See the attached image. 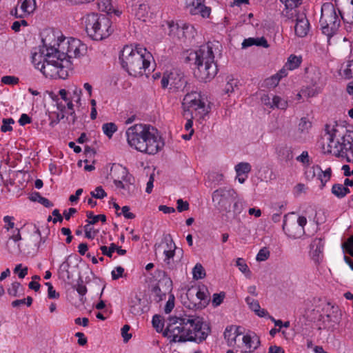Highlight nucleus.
<instances>
[{
  "label": "nucleus",
  "instance_id": "obj_1",
  "mask_svg": "<svg viewBox=\"0 0 353 353\" xmlns=\"http://www.w3.org/2000/svg\"><path fill=\"white\" fill-rule=\"evenodd\" d=\"M42 38L43 49L32 54V62L46 77L65 79L71 68L70 59L82 56L86 46L79 39L70 38L59 43L50 31Z\"/></svg>",
  "mask_w": 353,
  "mask_h": 353
},
{
  "label": "nucleus",
  "instance_id": "obj_2",
  "mask_svg": "<svg viewBox=\"0 0 353 353\" xmlns=\"http://www.w3.org/2000/svg\"><path fill=\"white\" fill-rule=\"evenodd\" d=\"M210 327L204 323L199 317L186 319L170 316L168 318L167 327L163 332L164 336L172 334V342L183 343L186 341L201 343L210 333Z\"/></svg>",
  "mask_w": 353,
  "mask_h": 353
},
{
  "label": "nucleus",
  "instance_id": "obj_3",
  "mask_svg": "<svg viewBox=\"0 0 353 353\" xmlns=\"http://www.w3.org/2000/svg\"><path fill=\"white\" fill-rule=\"evenodd\" d=\"M152 54L145 48L126 46L119 55L122 68L134 77L142 76L150 64Z\"/></svg>",
  "mask_w": 353,
  "mask_h": 353
},
{
  "label": "nucleus",
  "instance_id": "obj_4",
  "mask_svg": "<svg viewBox=\"0 0 353 353\" xmlns=\"http://www.w3.org/2000/svg\"><path fill=\"white\" fill-rule=\"evenodd\" d=\"M182 107L184 117L190 115L192 118H205L208 115L209 107L205 105L200 93L196 92L188 93L184 97Z\"/></svg>",
  "mask_w": 353,
  "mask_h": 353
},
{
  "label": "nucleus",
  "instance_id": "obj_5",
  "mask_svg": "<svg viewBox=\"0 0 353 353\" xmlns=\"http://www.w3.org/2000/svg\"><path fill=\"white\" fill-rule=\"evenodd\" d=\"M339 15V12L337 13L332 3L323 4L319 22L323 33L327 37L332 36L339 28L341 18Z\"/></svg>",
  "mask_w": 353,
  "mask_h": 353
},
{
  "label": "nucleus",
  "instance_id": "obj_6",
  "mask_svg": "<svg viewBox=\"0 0 353 353\" xmlns=\"http://www.w3.org/2000/svg\"><path fill=\"white\" fill-rule=\"evenodd\" d=\"M168 24V34L174 41H185L187 39H193L196 34V30L193 26L180 21H169Z\"/></svg>",
  "mask_w": 353,
  "mask_h": 353
},
{
  "label": "nucleus",
  "instance_id": "obj_7",
  "mask_svg": "<svg viewBox=\"0 0 353 353\" xmlns=\"http://www.w3.org/2000/svg\"><path fill=\"white\" fill-rule=\"evenodd\" d=\"M236 197L237 193L230 188H220L212 193V201L219 211L230 212L231 203Z\"/></svg>",
  "mask_w": 353,
  "mask_h": 353
},
{
  "label": "nucleus",
  "instance_id": "obj_8",
  "mask_svg": "<svg viewBox=\"0 0 353 353\" xmlns=\"http://www.w3.org/2000/svg\"><path fill=\"white\" fill-rule=\"evenodd\" d=\"M191 61H193L194 65L200 63L207 65L215 62L212 48L209 45H203L199 50L190 52L185 57V62Z\"/></svg>",
  "mask_w": 353,
  "mask_h": 353
},
{
  "label": "nucleus",
  "instance_id": "obj_9",
  "mask_svg": "<svg viewBox=\"0 0 353 353\" xmlns=\"http://www.w3.org/2000/svg\"><path fill=\"white\" fill-rule=\"evenodd\" d=\"M205 290L207 291V289H205L204 286L203 288H200L199 287H192L189 288L186 293L188 299H193L195 295L199 302L194 303L190 301L189 303H185V305L192 310L202 309L203 307H205L210 301Z\"/></svg>",
  "mask_w": 353,
  "mask_h": 353
},
{
  "label": "nucleus",
  "instance_id": "obj_10",
  "mask_svg": "<svg viewBox=\"0 0 353 353\" xmlns=\"http://www.w3.org/2000/svg\"><path fill=\"white\" fill-rule=\"evenodd\" d=\"M148 135L154 134H126L127 141L130 147L141 152L152 154L154 151V147L150 146V148L145 142V137Z\"/></svg>",
  "mask_w": 353,
  "mask_h": 353
},
{
  "label": "nucleus",
  "instance_id": "obj_11",
  "mask_svg": "<svg viewBox=\"0 0 353 353\" xmlns=\"http://www.w3.org/2000/svg\"><path fill=\"white\" fill-rule=\"evenodd\" d=\"M194 76L201 81L208 82L216 76L218 72L217 65L215 62L203 65L196 64Z\"/></svg>",
  "mask_w": 353,
  "mask_h": 353
},
{
  "label": "nucleus",
  "instance_id": "obj_12",
  "mask_svg": "<svg viewBox=\"0 0 353 353\" xmlns=\"http://www.w3.org/2000/svg\"><path fill=\"white\" fill-rule=\"evenodd\" d=\"M101 14L95 13H90L87 14L84 18V23L85 31L88 35L93 40L95 39L96 37H98L100 29L98 23H100Z\"/></svg>",
  "mask_w": 353,
  "mask_h": 353
},
{
  "label": "nucleus",
  "instance_id": "obj_13",
  "mask_svg": "<svg viewBox=\"0 0 353 353\" xmlns=\"http://www.w3.org/2000/svg\"><path fill=\"white\" fill-rule=\"evenodd\" d=\"M170 79L171 80L170 89L181 91H188V80L184 74L179 70L174 69L170 72Z\"/></svg>",
  "mask_w": 353,
  "mask_h": 353
},
{
  "label": "nucleus",
  "instance_id": "obj_14",
  "mask_svg": "<svg viewBox=\"0 0 353 353\" xmlns=\"http://www.w3.org/2000/svg\"><path fill=\"white\" fill-rule=\"evenodd\" d=\"M205 0H192L186 8L192 15L200 14L203 18L210 17L211 8L204 5Z\"/></svg>",
  "mask_w": 353,
  "mask_h": 353
},
{
  "label": "nucleus",
  "instance_id": "obj_15",
  "mask_svg": "<svg viewBox=\"0 0 353 353\" xmlns=\"http://www.w3.org/2000/svg\"><path fill=\"white\" fill-rule=\"evenodd\" d=\"M294 31L296 35L299 37H305L310 30V23L304 12L298 15L295 19Z\"/></svg>",
  "mask_w": 353,
  "mask_h": 353
},
{
  "label": "nucleus",
  "instance_id": "obj_16",
  "mask_svg": "<svg viewBox=\"0 0 353 353\" xmlns=\"http://www.w3.org/2000/svg\"><path fill=\"white\" fill-rule=\"evenodd\" d=\"M100 27L98 37H95V41H101L108 37L113 32L112 23L105 15L101 14L100 23H98Z\"/></svg>",
  "mask_w": 353,
  "mask_h": 353
},
{
  "label": "nucleus",
  "instance_id": "obj_17",
  "mask_svg": "<svg viewBox=\"0 0 353 353\" xmlns=\"http://www.w3.org/2000/svg\"><path fill=\"white\" fill-rule=\"evenodd\" d=\"M324 239L315 238L310 244V252L312 259L319 263L323 256Z\"/></svg>",
  "mask_w": 353,
  "mask_h": 353
},
{
  "label": "nucleus",
  "instance_id": "obj_18",
  "mask_svg": "<svg viewBox=\"0 0 353 353\" xmlns=\"http://www.w3.org/2000/svg\"><path fill=\"white\" fill-rule=\"evenodd\" d=\"M338 157H343L350 152L353 157V137L352 134H345L341 137V149L337 150Z\"/></svg>",
  "mask_w": 353,
  "mask_h": 353
},
{
  "label": "nucleus",
  "instance_id": "obj_19",
  "mask_svg": "<svg viewBox=\"0 0 353 353\" xmlns=\"http://www.w3.org/2000/svg\"><path fill=\"white\" fill-rule=\"evenodd\" d=\"M97 4L99 10L105 12L108 14L114 13L117 16H119L121 14L120 10L114 8L110 0H97Z\"/></svg>",
  "mask_w": 353,
  "mask_h": 353
},
{
  "label": "nucleus",
  "instance_id": "obj_20",
  "mask_svg": "<svg viewBox=\"0 0 353 353\" xmlns=\"http://www.w3.org/2000/svg\"><path fill=\"white\" fill-rule=\"evenodd\" d=\"M245 302L249 305V307L259 316L265 317L268 314V312L266 310L261 308L259 303L257 300H254L250 297H247L245 299Z\"/></svg>",
  "mask_w": 353,
  "mask_h": 353
},
{
  "label": "nucleus",
  "instance_id": "obj_21",
  "mask_svg": "<svg viewBox=\"0 0 353 353\" xmlns=\"http://www.w3.org/2000/svg\"><path fill=\"white\" fill-rule=\"evenodd\" d=\"M243 342L246 345L250 352L256 350L260 345V339L255 334L252 336L246 334L243 336Z\"/></svg>",
  "mask_w": 353,
  "mask_h": 353
},
{
  "label": "nucleus",
  "instance_id": "obj_22",
  "mask_svg": "<svg viewBox=\"0 0 353 353\" xmlns=\"http://www.w3.org/2000/svg\"><path fill=\"white\" fill-rule=\"evenodd\" d=\"M158 276H162L157 283V284L161 287L164 291L168 292H171L172 287V281L170 277H168L164 271L159 270Z\"/></svg>",
  "mask_w": 353,
  "mask_h": 353
},
{
  "label": "nucleus",
  "instance_id": "obj_23",
  "mask_svg": "<svg viewBox=\"0 0 353 353\" xmlns=\"http://www.w3.org/2000/svg\"><path fill=\"white\" fill-rule=\"evenodd\" d=\"M316 168L317 171L318 179H319L321 183V188H323L331 178L332 169L331 168H328L325 171H323L319 165H316Z\"/></svg>",
  "mask_w": 353,
  "mask_h": 353
},
{
  "label": "nucleus",
  "instance_id": "obj_24",
  "mask_svg": "<svg viewBox=\"0 0 353 353\" xmlns=\"http://www.w3.org/2000/svg\"><path fill=\"white\" fill-rule=\"evenodd\" d=\"M325 132H352L351 130L347 129L344 125L339 124L336 121L326 123L324 128Z\"/></svg>",
  "mask_w": 353,
  "mask_h": 353
},
{
  "label": "nucleus",
  "instance_id": "obj_25",
  "mask_svg": "<svg viewBox=\"0 0 353 353\" xmlns=\"http://www.w3.org/2000/svg\"><path fill=\"white\" fill-rule=\"evenodd\" d=\"M130 311L134 315H139L143 312L141 308V299L135 295L134 298H132L129 302Z\"/></svg>",
  "mask_w": 353,
  "mask_h": 353
},
{
  "label": "nucleus",
  "instance_id": "obj_26",
  "mask_svg": "<svg viewBox=\"0 0 353 353\" xmlns=\"http://www.w3.org/2000/svg\"><path fill=\"white\" fill-rule=\"evenodd\" d=\"M159 134H154V135H148L145 137L147 145L150 148V146L154 147V152L151 154H154L157 153L161 148V147L163 145V143H161L159 140H158Z\"/></svg>",
  "mask_w": 353,
  "mask_h": 353
},
{
  "label": "nucleus",
  "instance_id": "obj_27",
  "mask_svg": "<svg viewBox=\"0 0 353 353\" xmlns=\"http://www.w3.org/2000/svg\"><path fill=\"white\" fill-rule=\"evenodd\" d=\"M150 130L158 132L157 128L150 124L139 123L130 127L126 132H150Z\"/></svg>",
  "mask_w": 353,
  "mask_h": 353
},
{
  "label": "nucleus",
  "instance_id": "obj_28",
  "mask_svg": "<svg viewBox=\"0 0 353 353\" xmlns=\"http://www.w3.org/2000/svg\"><path fill=\"white\" fill-rule=\"evenodd\" d=\"M20 11L26 16L32 13L36 8L35 0H21Z\"/></svg>",
  "mask_w": 353,
  "mask_h": 353
},
{
  "label": "nucleus",
  "instance_id": "obj_29",
  "mask_svg": "<svg viewBox=\"0 0 353 353\" xmlns=\"http://www.w3.org/2000/svg\"><path fill=\"white\" fill-rule=\"evenodd\" d=\"M29 199L30 201L34 202H38L46 208H50L53 206V203L50 201L48 199L43 197L39 192H32Z\"/></svg>",
  "mask_w": 353,
  "mask_h": 353
},
{
  "label": "nucleus",
  "instance_id": "obj_30",
  "mask_svg": "<svg viewBox=\"0 0 353 353\" xmlns=\"http://www.w3.org/2000/svg\"><path fill=\"white\" fill-rule=\"evenodd\" d=\"M332 193L338 198H343L350 193V190L343 184L337 183L332 185Z\"/></svg>",
  "mask_w": 353,
  "mask_h": 353
},
{
  "label": "nucleus",
  "instance_id": "obj_31",
  "mask_svg": "<svg viewBox=\"0 0 353 353\" xmlns=\"http://www.w3.org/2000/svg\"><path fill=\"white\" fill-rule=\"evenodd\" d=\"M228 81L225 85L223 91L226 94L234 92L239 90V81L237 79H234L230 77H228Z\"/></svg>",
  "mask_w": 353,
  "mask_h": 353
},
{
  "label": "nucleus",
  "instance_id": "obj_32",
  "mask_svg": "<svg viewBox=\"0 0 353 353\" xmlns=\"http://www.w3.org/2000/svg\"><path fill=\"white\" fill-rule=\"evenodd\" d=\"M16 231L17 234H13L10 238L9 240H12L11 243L14 244V248L10 250V252L12 254L17 253L19 254L21 252V248L19 244H17V243L21 239V234L19 229L17 228Z\"/></svg>",
  "mask_w": 353,
  "mask_h": 353
},
{
  "label": "nucleus",
  "instance_id": "obj_33",
  "mask_svg": "<svg viewBox=\"0 0 353 353\" xmlns=\"http://www.w3.org/2000/svg\"><path fill=\"white\" fill-rule=\"evenodd\" d=\"M301 57L291 54L288 59V61L285 63V67H287L288 69L290 70H294L299 67L300 64L301 63Z\"/></svg>",
  "mask_w": 353,
  "mask_h": 353
},
{
  "label": "nucleus",
  "instance_id": "obj_34",
  "mask_svg": "<svg viewBox=\"0 0 353 353\" xmlns=\"http://www.w3.org/2000/svg\"><path fill=\"white\" fill-rule=\"evenodd\" d=\"M233 330H237L236 325H230L226 327L225 332L223 333L224 339L227 340L228 345L232 346L236 343V339L234 336L232 334Z\"/></svg>",
  "mask_w": 353,
  "mask_h": 353
},
{
  "label": "nucleus",
  "instance_id": "obj_35",
  "mask_svg": "<svg viewBox=\"0 0 353 353\" xmlns=\"http://www.w3.org/2000/svg\"><path fill=\"white\" fill-rule=\"evenodd\" d=\"M7 291L9 295L14 297L19 296L21 294H23V288L21 283L17 281L13 282Z\"/></svg>",
  "mask_w": 353,
  "mask_h": 353
},
{
  "label": "nucleus",
  "instance_id": "obj_36",
  "mask_svg": "<svg viewBox=\"0 0 353 353\" xmlns=\"http://www.w3.org/2000/svg\"><path fill=\"white\" fill-rule=\"evenodd\" d=\"M73 288L75 289L77 293L80 296V301L82 303H84V296L87 293V288L85 285H83V280L81 277H79L77 280V283L76 285L73 286Z\"/></svg>",
  "mask_w": 353,
  "mask_h": 353
},
{
  "label": "nucleus",
  "instance_id": "obj_37",
  "mask_svg": "<svg viewBox=\"0 0 353 353\" xmlns=\"http://www.w3.org/2000/svg\"><path fill=\"white\" fill-rule=\"evenodd\" d=\"M288 107V102L279 96H274L272 99L271 108H277L281 110H285Z\"/></svg>",
  "mask_w": 353,
  "mask_h": 353
},
{
  "label": "nucleus",
  "instance_id": "obj_38",
  "mask_svg": "<svg viewBox=\"0 0 353 353\" xmlns=\"http://www.w3.org/2000/svg\"><path fill=\"white\" fill-rule=\"evenodd\" d=\"M235 171L238 176L243 174H248L251 171V165L247 162H241L236 165Z\"/></svg>",
  "mask_w": 353,
  "mask_h": 353
},
{
  "label": "nucleus",
  "instance_id": "obj_39",
  "mask_svg": "<svg viewBox=\"0 0 353 353\" xmlns=\"http://www.w3.org/2000/svg\"><path fill=\"white\" fill-rule=\"evenodd\" d=\"M152 292L154 294V299L156 302H160L161 301H162L166 296V294L168 292L166 291H164V290H163L161 288V286H159L158 284H157L153 288H152Z\"/></svg>",
  "mask_w": 353,
  "mask_h": 353
},
{
  "label": "nucleus",
  "instance_id": "obj_40",
  "mask_svg": "<svg viewBox=\"0 0 353 353\" xmlns=\"http://www.w3.org/2000/svg\"><path fill=\"white\" fill-rule=\"evenodd\" d=\"M278 154L285 161L291 160L293 158L292 148L287 145L281 147L278 150Z\"/></svg>",
  "mask_w": 353,
  "mask_h": 353
},
{
  "label": "nucleus",
  "instance_id": "obj_41",
  "mask_svg": "<svg viewBox=\"0 0 353 353\" xmlns=\"http://www.w3.org/2000/svg\"><path fill=\"white\" fill-rule=\"evenodd\" d=\"M194 279L199 280L205 276V271L201 263H196L192 270Z\"/></svg>",
  "mask_w": 353,
  "mask_h": 353
},
{
  "label": "nucleus",
  "instance_id": "obj_42",
  "mask_svg": "<svg viewBox=\"0 0 353 353\" xmlns=\"http://www.w3.org/2000/svg\"><path fill=\"white\" fill-rule=\"evenodd\" d=\"M152 326L155 328L157 332L163 331L164 327V321L161 315L155 314L152 321Z\"/></svg>",
  "mask_w": 353,
  "mask_h": 353
},
{
  "label": "nucleus",
  "instance_id": "obj_43",
  "mask_svg": "<svg viewBox=\"0 0 353 353\" xmlns=\"http://www.w3.org/2000/svg\"><path fill=\"white\" fill-rule=\"evenodd\" d=\"M86 215L89 219H91L87 221L89 224L94 225L99 221H101L102 223L106 221V216L104 214L94 215L92 212H87Z\"/></svg>",
  "mask_w": 353,
  "mask_h": 353
},
{
  "label": "nucleus",
  "instance_id": "obj_44",
  "mask_svg": "<svg viewBox=\"0 0 353 353\" xmlns=\"http://www.w3.org/2000/svg\"><path fill=\"white\" fill-rule=\"evenodd\" d=\"M236 265L239 268V270L245 274V276L248 278L251 276V272L245 263L244 260L242 258H238L236 261Z\"/></svg>",
  "mask_w": 353,
  "mask_h": 353
},
{
  "label": "nucleus",
  "instance_id": "obj_45",
  "mask_svg": "<svg viewBox=\"0 0 353 353\" xmlns=\"http://www.w3.org/2000/svg\"><path fill=\"white\" fill-rule=\"evenodd\" d=\"M325 135H327V139L329 141L328 147L330 148H339L341 149V138L340 139H335L336 134H325Z\"/></svg>",
  "mask_w": 353,
  "mask_h": 353
},
{
  "label": "nucleus",
  "instance_id": "obj_46",
  "mask_svg": "<svg viewBox=\"0 0 353 353\" xmlns=\"http://www.w3.org/2000/svg\"><path fill=\"white\" fill-rule=\"evenodd\" d=\"M307 78L313 87L317 86L321 80V72L319 70H314L313 72L307 76Z\"/></svg>",
  "mask_w": 353,
  "mask_h": 353
},
{
  "label": "nucleus",
  "instance_id": "obj_47",
  "mask_svg": "<svg viewBox=\"0 0 353 353\" xmlns=\"http://www.w3.org/2000/svg\"><path fill=\"white\" fill-rule=\"evenodd\" d=\"M14 123V120L12 118L3 119L1 130L3 132L12 131L13 130L12 125Z\"/></svg>",
  "mask_w": 353,
  "mask_h": 353
},
{
  "label": "nucleus",
  "instance_id": "obj_48",
  "mask_svg": "<svg viewBox=\"0 0 353 353\" xmlns=\"http://www.w3.org/2000/svg\"><path fill=\"white\" fill-rule=\"evenodd\" d=\"M297 223H298L299 226L301 227V228H299V231L297 234H292V236L294 238H297L299 236H301L302 234H303L305 233L303 227L307 223V219L303 216H300L297 219ZM290 235H291V234Z\"/></svg>",
  "mask_w": 353,
  "mask_h": 353
},
{
  "label": "nucleus",
  "instance_id": "obj_49",
  "mask_svg": "<svg viewBox=\"0 0 353 353\" xmlns=\"http://www.w3.org/2000/svg\"><path fill=\"white\" fill-rule=\"evenodd\" d=\"M70 263L66 261L63 262L59 268V274L62 276H66L68 279H70L69 272Z\"/></svg>",
  "mask_w": 353,
  "mask_h": 353
},
{
  "label": "nucleus",
  "instance_id": "obj_50",
  "mask_svg": "<svg viewBox=\"0 0 353 353\" xmlns=\"http://www.w3.org/2000/svg\"><path fill=\"white\" fill-rule=\"evenodd\" d=\"M321 92V88L318 86L315 87H307L305 89L302 90L303 94L307 97H313L318 94Z\"/></svg>",
  "mask_w": 353,
  "mask_h": 353
},
{
  "label": "nucleus",
  "instance_id": "obj_51",
  "mask_svg": "<svg viewBox=\"0 0 353 353\" xmlns=\"http://www.w3.org/2000/svg\"><path fill=\"white\" fill-rule=\"evenodd\" d=\"M116 249H117V245L114 243H111L109 248H108L105 245H102L100 248V250H101L102 254L103 255L108 256L109 258L112 257V254L116 250Z\"/></svg>",
  "mask_w": 353,
  "mask_h": 353
},
{
  "label": "nucleus",
  "instance_id": "obj_52",
  "mask_svg": "<svg viewBox=\"0 0 353 353\" xmlns=\"http://www.w3.org/2000/svg\"><path fill=\"white\" fill-rule=\"evenodd\" d=\"M339 14L340 15L341 19H342L345 24H353V14L348 12H341V11L338 10Z\"/></svg>",
  "mask_w": 353,
  "mask_h": 353
},
{
  "label": "nucleus",
  "instance_id": "obj_53",
  "mask_svg": "<svg viewBox=\"0 0 353 353\" xmlns=\"http://www.w3.org/2000/svg\"><path fill=\"white\" fill-rule=\"evenodd\" d=\"M117 216H119L121 214L123 215V216L125 219H133L135 218V214L130 212V207L128 205H125L121 208V212H116Z\"/></svg>",
  "mask_w": 353,
  "mask_h": 353
},
{
  "label": "nucleus",
  "instance_id": "obj_54",
  "mask_svg": "<svg viewBox=\"0 0 353 353\" xmlns=\"http://www.w3.org/2000/svg\"><path fill=\"white\" fill-rule=\"evenodd\" d=\"M312 127V123L309 121V119L306 117H303L301 119L300 123L299 124V129L301 132L307 131Z\"/></svg>",
  "mask_w": 353,
  "mask_h": 353
},
{
  "label": "nucleus",
  "instance_id": "obj_55",
  "mask_svg": "<svg viewBox=\"0 0 353 353\" xmlns=\"http://www.w3.org/2000/svg\"><path fill=\"white\" fill-rule=\"evenodd\" d=\"M121 172H122V174H123L121 179L124 182V183H128L129 185H134V179L132 175L128 174V170L125 168H122Z\"/></svg>",
  "mask_w": 353,
  "mask_h": 353
},
{
  "label": "nucleus",
  "instance_id": "obj_56",
  "mask_svg": "<svg viewBox=\"0 0 353 353\" xmlns=\"http://www.w3.org/2000/svg\"><path fill=\"white\" fill-rule=\"evenodd\" d=\"M90 194L92 197L99 199H103L107 196L106 192L101 186L97 187L94 191L90 192Z\"/></svg>",
  "mask_w": 353,
  "mask_h": 353
},
{
  "label": "nucleus",
  "instance_id": "obj_57",
  "mask_svg": "<svg viewBox=\"0 0 353 353\" xmlns=\"http://www.w3.org/2000/svg\"><path fill=\"white\" fill-rule=\"evenodd\" d=\"M270 256V251L267 248H261L256 255V261H264L267 260Z\"/></svg>",
  "mask_w": 353,
  "mask_h": 353
},
{
  "label": "nucleus",
  "instance_id": "obj_58",
  "mask_svg": "<svg viewBox=\"0 0 353 353\" xmlns=\"http://www.w3.org/2000/svg\"><path fill=\"white\" fill-rule=\"evenodd\" d=\"M162 242L165 243L166 248L165 250L176 249V246L170 234H166L164 236Z\"/></svg>",
  "mask_w": 353,
  "mask_h": 353
},
{
  "label": "nucleus",
  "instance_id": "obj_59",
  "mask_svg": "<svg viewBox=\"0 0 353 353\" xmlns=\"http://www.w3.org/2000/svg\"><path fill=\"white\" fill-rule=\"evenodd\" d=\"M225 296V294L223 292H221L219 294H213V299H212V305L214 307H217L221 304L223 302L224 298Z\"/></svg>",
  "mask_w": 353,
  "mask_h": 353
},
{
  "label": "nucleus",
  "instance_id": "obj_60",
  "mask_svg": "<svg viewBox=\"0 0 353 353\" xmlns=\"http://www.w3.org/2000/svg\"><path fill=\"white\" fill-rule=\"evenodd\" d=\"M176 249H169V250H164L163 254L165 255V259L164 262L170 265H171V259H173V257L175 255V251Z\"/></svg>",
  "mask_w": 353,
  "mask_h": 353
},
{
  "label": "nucleus",
  "instance_id": "obj_61",
  "mask_svg": "<svg viewBox=\"0 0 353 353\" xmlns=\"http://www.w3.org/2000/svg\"><path fill=\"white\" fill-rule=\"evenodd\" d=\"M147 13L148 6L145 3H141L137 9L135 14L139 19H141V18L144 17Z\"/></svg>",
  "mask_w": 353,
  "mask_h": 353
},
{
  "label": "nucleus",
  "instance_id": "obj_62",
  "mask_svg": "<svg viewBox=\"0 0 353 353\" xmlns=\"http://www.w3.org/2000/svg\"><path fill=\"white\" fill-rule=\"evenodd\" d=\"M46 285L48 287V296L49 299L59 298V293L56 292L51 283L47 282Z\"/></svg>",
  "mask_w": 353,
  "mask_h": 353
},
{
  "label": "nucleus",
  "instance_id": "obj_63",
  "mask_svg": "<svg viewBox=\"0 0 353 353\" xmlns=\"http://www.w3.org/2000/svg\"><path fill=\"white\" fill-rule=\"evenodd\" d=\"M343 75L346 79H353V61L346 65L343 70Z\"/></svg>",
  "mask_w": 353,
  "mask_h": 353
},
{
  "label": "nucleus",
  "instance_id": "obj_64",
  "mask_svg": "<svg viewBox=\"0 0 353 353\" xmlns=\"http://www.w3.org/2000/svg\"><path fill=\"white\" fill-rule=\"evenodd\" d=\"M343 248L353 256V236L348 239L347 241L343 244Z\"/></svg>",
  "mask_w": 353,
  "mask_h": 353
}]
</instances>
